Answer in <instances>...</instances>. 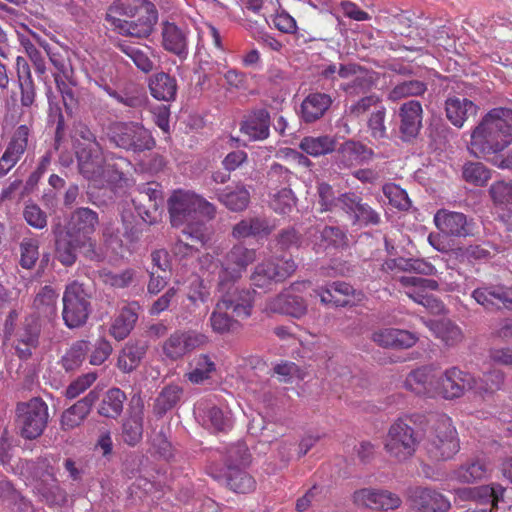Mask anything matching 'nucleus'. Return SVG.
Instances as JSON below:
<instances>
[{
	"instance_id": "4c0bfd02",
	"label": "nucleus",
	"mask_w": 512,
	"mask_h": 512,
	"mask_svg": "<svg viewBox=\"0 0 512 512\" xmlns=\"http://www.w3.org/2000/svg\"><path fill=\"white\" fill-rule=\"evenodd\" d=\"M446 117L457 128L463 127L470 116H475L478 106L467 98L449 97L445 102Z\"/></svg>"
},
{
	"instance_id": "680f3d73",
	"label": "nucleus",
	"mask_w": 512,
	"mask_h": 512,
	"mask_svg": "<svg viewBox=\"0 0 512 512\" xmlns=\"http://www.w3.org/2000/svg\"><path fill=\"white\" fill-rule=\"evenodd\" d=\"M431 329L436 337L441 339L447 346H455L463 339L461 329L448 320L433 322Z\"/></svg>"
},
{
	"instance_id": "c03bdc74",
	"label": "nucleus",
	"mask_w": 512,
	"mask_h": 512,
	"mask_svg": "<svg viewBox=\"0 0 512 512\" xmlns=\"http://www.w3.org/2000/svg\"><path fill=\"white\" fill-rule=\"evenodd\" d=\"M229 310L218 300L210 315L209 323L214 333L224 335L236 331L240 327V319L229 314Z\"/></svg>"
},
{
	"instance_id": "6e6552de",
	"label": "nucleus",
	"mask_w": 512,
	"mask_h": 512,
	"mask_svg": "<svg viewBox=\"0 0 512 512\" xmlns=\"http://www.w3.org/2000/svg\"><path fill=\"white\" fill-rule=\"evenodd\" d=\"M90 298L84 284L75 280L66 285L62 298V318L68 328H78L87 322L91 312Z\"/></svg>"
},
{
	"instance_id": "7c9ffc66",
	"label": "nucleus",
	"mask_w": 512,
	"mask_h": 512,
	"mask_svg": "<svg viewBox=\"0 0 512 512\" xmlns=\"http://www.w3.org/2000/svg\"><path fill=\"white\" fill-rule=\"evenodd\" d=\"M98 223L99 219L95 211L84 207L78 208L71 215L67 231L92 246L90 235L94 233Z\"/></svg>"
},
{
	"instance_id": "8fccbe9b",
	"label": "nucleus",
	"mask_w": 512,
	"mask_h": 512,
	"mask_svg": "<svg viewBox=\"0 0 512 512\" xmlns=\"http://www.w3.org/2000/svg\"><path fill=\"white\" fill-rule=\"evenodd\" d=\"M505 378L506 375L502 370L492 369L487 371L483 373L481 377H475V387H473V391L482 397L485 395H493L503 388Z\"/></svg>"
},
{
	"instance_id": "5701e85b",
	"label": "nucleus",
	"mask_w": 512,
	"mask_h": 512,
	"mask_svg": "<svg viewBox=\"0 0 512 512\" xmlns=\"http://www.w3.org/2000/svg\"><path fill=\"white\" fill-rule=\"evenodd\" d=\"M354 503L373 510H394L400 507L401 498L388 490L363 488L354 492Z\"/></svg>"
},
{
	"instance_id": "9b49d317",
	"label": "nucleus",
	"mask_w": 512,
	"mask_h": 512,
	"mask_svg": "<svg viewBox=\"0 0 512 512\" xmlns=\"http://www.w3.org/2000/svg\"><path fill=\"white\" fill-rule=\"evenodd\" d=\"M220 297L218 301L227 308L234 317L246 320L251 317L256 291L245 287H236L234 284H227L225 288L217 285Z\"/></svg>"
},
{
	"instance_id": "f8f14e48",
	"label": "nucleus",
	"mask_w": 512,
	"mask_h": 512,
	"mask_svg": "<svg viewBox=\"0 0 512 512\" xmlns=\"http://www.w3.org/2000/svg\"><path fill=\"white\" fill-rule=\"evenodd\" d=\"M438 379L439 397L445 400L461 398L475 387V376L456 366L447 368Z\"/></svg>"
},
{
	"instance_id": "bf43d9fd",
	"label": "nucleus",
	"mask_w": 512,
	"mask_h": 512,
	"mask_svg": "<svg viewBox=\"0 0 512 512\" xmlns=\"http://www.w3.org/2000/svg\"><path fill=\"white\" fill-rule=\"evenodd\" d=\"M320 243H317L320 249L328 248L343 249L348 246V237L345 231L339 227L325 226L320 231Z\"/></svg>"
},
{
	"instance_id": "052dcab7",
	"label": "nucleus",
	"mask_w": 512,
	"mask_h": 512,
	"mask_svg": "<svg viewBox=\"0 0 512 512\" xmlns=\"http://www.w3.org/2000/svg\"><path fill=\"white\" fill-rule=\"evenodd\" d=\"M451 254L459 263L462 264H474L475 262L485 261L490 258L489 249L482 245L457 247L451 249Z\"/></svg>"
},
{
	"instance_id": "338daca9",
	"label": "nucleus",
	"mask_w": 512,
	"mask_h": 512,
	"mask_svg": "<svg viewBox=\"0 0 512 512\" xmlns=\"http://www.w3.org/2000/svg\"><path fill=\"white\" fill-rule=\"evenodd\" d=\"M39 258V241L34 238H24L20 243L19 264L24 269H32Z\"/></svg>"
},
{
	"instance_id": "c85d7f7f",
	"label": "nucleus",
	"mask_w": 512,
	"mask_h": 512,
	"mask_svg": "<svg viewBox=\"0 0 512 512\" xmlns=\"http://www.w3.org/2000/svg\"><path fill=\"white\" fill-rule=\"evenodd\" d=\"M144 403L133 398L129 415L122 424V439L129 446H136L143 436Z\"/></svg>"
},
{
	"instance_id": "6ab92c4d",
	"label": "nucleus",
	"mask_w": 512,
	"mask_h": 512,
	"mask_svg": "<svg viewBox=\"0 0 512 512\" xmlns=\"http://www.w3.org/2000/svg\"><path fill=\"white\" fill-rule=\"evenodd\" d=\"M404 387L417 396L439 397L438 375L431 366H423L412 370L405 378Z\"/></svg>"
},
{
	"instance_id": "e2e57ef3",
	"label": "nucleus",
	"mask_w": 512,
	"mask_h": 512,
	"mask_svg": "<svg viewBox=\"0 0 512 512\" xmlns=\"http://www.w3.org/2000/svg\"><path fill=\"white\" fill-rule=\"evenodd\" d=\"M269 205L275 213L287 215L295 207L296 198L289 187H283L272 195Z\"/></svg>"
},
{
	"instance_id": "ddd939ff",
	"label": "nucleus",
	"mask_w": 512,
	"mask_h": 512,
	"mask_svg": "<svg viewBox=\"0 0 512 512\" xmlns=\"http://www.w3.org/2000/svg\"><path fill=\"white\" fill-rule=\"evenodd\" d=\"M206 336L192 330H176L163 342V355L176 361L206 343Z\"/></svg>"
},
{
	"instance_id": "39448f33",
	"label": "nucleus",
	"mask_w": 512,
	"mask_h": 512,
	"mask_svg": "<svg viewBox=\"0 0 512 512\" xmlns=\"http://www.w3.org/2000/svg\"><path fill=\"white\" fill-rule=\"evenodd\" d=\"M49 420L48 405L40 397L18 402L15 408V426L25 440H35L45 431Z\"/></svg>"
},
{
	"instance_id": "473e14b6",
	"label": "nucleus",
	"mask_w": 512,
	"mask_h": 512,
	"mask_svg": "<svg viewBox=\"0 0 512 512\" xmlns=\"http://www.w3.org/2000/svg\"><path fill=\"white\" fill-rule=\"evenodd\" d=\"M151 4L149 0H115L108 8L105 19L114 31L118 28L117 22H123L124 19L121 17L135 18L140 11Z\"/></svg>"
},
{
	"instance_id": "cd10ccee",
	"label": "nucleus",
	"mask_w": 512,
	"mask_h": 512,
	"mask_svg": "<svg viewBox=\"0 0 512 512\" xmlns=\"http://www.w3.org/2000/svg\"><path fill=\"white\" fill-rule=\"evenodd\" d=\"M374 152L359 141L347 140L336 150L335 163L340 169L361 165L372 159Z\"/></svg>"
},
{
	"instance_id": "f03ea898",
	"label": "nucleus",
	"mask_w": 512,
	"mask_h": 512,
	"mask_svg": "<svg viewBox=\"0 0 512 512\" xmlns=\"http://www.w3.org/2000/svg\"><path fill=\"white\" fill-rule=\"evenodd\" d=\"M167 207L173 227H181L187 221L196 219L197 213L207 220H213L217 213L213 203L194 191L185 189L173 190L167 200Z\"/></svg>"
},
{
	"instance_id": "3c124183",
	"label": "nucleus",
	"mask_w": 512,
	"mask_h": 512,
	"mask_svg": "<svg viewBox=\"0 0 512 512\" xmlns=\"http://www.w3.org/2000/svg\"><path fill=\"white\" fill-rule=\"evenodd\" d=\"M182 395L183 389L178 384H169L165 386L154 401V414L162 417L179 403Z\"/></svg>"
},
{
	"instance_id": "4468645a",
	"label": "nucleus",
	"mask_w": 512,
	"mask_h": 512,
	"mask_svg": "<svg viewBox=\"0 0 512 512\" xmlns=\"http://www.w3.org/2000/svg\"><path fill=\"white\" fill-rule=\"evenodd\" d=\"M433 222L441 234L449 237L466 238L473 236L474 222L464 213L439 209L433 217Z\"/></svg>"
},
{
	"instance_id": "864d4df0",
	"label": "nucleus",
	"mask_w": 512,
	"mask_h": 512,
	"mask_svg": "<svg viewBox=\"0 0 512 512\" xmlns=\"http://www.w3.org/2000/svg\"><path fill=\"white\" fill-rule=\"evenodd\" d=\"M192 370L186 373L187 379L193 384H202L210 379L216 371V364L207 354L195 356L190 363Z\"/></svg>"
},
{
	"instance_id": "69168bd1",
	"label": "nucleus",
	"mask_w": 512,
	"mask_h": 512,
	"mask_svg": "<svg viewBox=\"0 0 512 512\" xmlns=\"http://www.w3.org/2000/svg\"><path fill=\"white\" fill-rule=\"evenodd\" d=\"M383 194L389 201V204L398 210L407 211L411 207V201L407 192L399 185L386 183L382 188Z\"/></svg>"
},
{
	"instance_id": "a19ab883",
	"label": "nucleus",
	"mask_w": 512,
	"mask_h": 512,
	"mask_svg": "<svg viewBox=\"0 0 512 512\" xmlns=\"http://www.w3.org/2000/svg\"><path fill=\"white\" fill-rule=\"evenodd\" d=\"M217 200L232 212L244 211L250 203V192L239 183L235 187L227 186L217 193Z\"/></svg>"
},
{
	"instance_id": "72a5a7b5",
	"label": "nucleus",
	"mask_w": 512,
	"mask_h": 512,
	"mask_svg": "<svg viewBox=\"0 0 512 512\" xmlns=\"http://www.w3.org/2000/svg\"><path fill=\"white\" fill-rule=\"evenodd\" d=\"M98 397V392L91 390L84 398L66 409L61 416L62 428L64 430H71L78 427L87 417Z\"/></svg>"
},
{
	"instance_id": "ea45409f",
	"label": "nucleus",
	"mask_w": 512,
	"mask_h": 512,
	"mask_svg": "<svg viewBox=\"0 0 512 512\" xmlns=\"http://www.w3.org/2000/svg\"><path fill=\"white\" fill-rule=\"evenodd\" d=\"M16 73L18 86L21 93V104L24 107H30L36 97V88L31 75L28 62L22 56L16 58Z\"/></svg>"
},
{
	"instance_id": "c756f323",
	"label": "nucleus",
	"mask_w": 512,
	"mask_h": 512,
	"mask_svg": "<svg viewBox=\"0 0 512 512\" xmlns=\"http://www.w3.org/2000/svg\"><path fill=\"white\" fill-rule=\"evenodd\" d=\"M371 339L378 346L392 349H408L416 344V334L403 329L381 328L372 333Z\"/></svg>"
},
{
	"instance_id": "7ed1b4c3",
	"label": "nucleus",
	"mask_w": 512,
	"mask_h": 512,
	"mask_svg": "<svg viewBox=\"0 0 512 512\" xmlns=\"http://www.w3.org/2000/svg\"><path fill=\"white\" fill-rule=\"evenodd\" d=\"M107 137L115 148L140 153L152 150L156 141L142 124L133 121H112L107 127Z\"/></svg>"
},
{
	"instance_id": "dca6fc26",
	"label": "nucleus",
	"mask_w": 512,
	"mask_h": 512,
	"mask_svg": "<svg viewBox=\"0 0 512 512\" xmlns=\"http://www.w3.org/2000/svg\"><path fill=\"white\" fill-rule=\"evenodd\" d=\"M74 151L79 172L86 179L97 181L105 176V159L100 143L79 146Z\"/></svg>"
},
{
	"instance_id": "2f4dec72",
	"label": "nucleus",
	"mask_w": 512,
	"mask_h": 512,
	"mask_svg": "<svg viewBox=\"0 0 512 512\" xmlns=\"http://www.w3.org/2000/svg\"><path fill=\"white\" fill-rule=\"evenodd\" d=\"M270 114L266 109H257L242 122L240 131L250 140L262 141L270 134Z\"/></svg>"
},
{
	"instance_id": "bb28decb",
	"label": "nucleus",
	"mask_w": 512,
	"mask_h": 512,
	"mask_svg": "<svg viewBox=\"0 0 512 512\" xmlns=\"http://www.w3.org/2000/svg\"><path fill=\"white\" fill-rule=\"evenodd\" d=\"M188 35L189 29L184 24L178 25L169 21L162 23L163 48L181 59L186 58L188 54Z\"/></svg>"
},
{
	"instance_id": "4d7b16f0",
	"label": "nucleus",
	"mask_w": 512,
	"mask_h": 512,
	"mask_svg": "<svg viewBox=\"0 0 512 512\" xmlns=\"http://www.w3.org/2000/svg\"><path fill=\"white\" fill-rule=\"evenodd\" d=\"M462 177L473 186L483 187L491 179L492 172L482 162L468 161L462 167Z\"/></svg>"
},
{
	"instance_id": "c9c22d12",
	"label": "nucleus",
	"mask_w": 512,
	"mask_h": 512,
	"mask_svg": "<svg viewBox=\"0 0 512 512\" xmlns=\"http://www.w3.org/2000/svg\"><path fill=\"white\" fill-rule=\"evenodd\" d=\"M148 88L154 99L165 102L174 101L178 91L176 78L163 71L149 77Z\"/></svg>"
},
{
	"instance_id": "de8ad7c7",
	"label": "nucleus",
	"mask_w": 512,
	"mask_h": 512,
	"mask_svg": "<svg viewBox=\"0 0 512 512\" xmlns=\"http://www.w3.org/2000/svg\"><path fill=\"white\" fill-rule=\"evenodd\" d=\"M487 465L484 461L473 459L452 471L451 479L460 483H474L487 476Z\"/></svg>"
},
{
	"instance_id": "09e8293b",
	"label": "nucleus",
	"mask_w": 512,
	"mask_h": 512,
	"mask_svg": "<svg viewBox=\"0 0 512 512\" xmlns=\"http://www.w3.org/2000/svg\"><path fill=\"white\" fill-rule=\"evenodd\" d=\"M126 401V394L119 388L109 389L102 398L99 407V415L116 419L123 411V405Z\"/></svg>"
},
{
	"instance_id": "aec40b11",
	"label": "nucleus",
	"mask_w": 512,
	"mask_h": 512,
	"mask_svg": "<svg viewBox=\"0 0 512 512\" xmlns=\"http://www.w3.org/2000/svg\"><path fill=\"white\" fill-rule=\"evenodd\" d=\"M130 19L117 22L118 28L114 31L123 36L146 38L153 32L158 21V11L152 3L140 11L135 18Z\"/></svg>"
},
{
	"instance_id": "f3484780",
	"label": "nucleus",
	"mask_w": 512,
	"mask_h": 512,
	"mask_svg": "<svg viewBox=\"0 0 512 512\" xmlns=\"http://www.w3.org/2000/svg\"><path fill=\"white\" fill-rule=\"evenodd\" d=\"M30 134L31 127L26 124L20 125L14 130L0 158V178L7 175L20 161L27 150Z\"/></svg>"
},
{
	"instance_id": "58836bf2",
	"label": "nucleus",
	"mask_w": 512,
	"mask_h": 512,
	"mask_svg": "<svg viewBox=\"0 0 512 512\" xmlns=\"http://www.w3.org/2000/svg\"><path fill=\"white\" fill-rule=\"evenodd\" d=\"M85 244L81 238L66 231L56 239L55 257L62 265L72 266L77 259V250Z\"/></svg>"
},
{
	"instance_id": "393cba45",
	"label": "nucleus",
	"mask_w": 512,
	"mask_h": 512,
	"mask_svg": "<svg viewBox=\"0 0 512 512\" xmlns=\"http://www.w3.org/2000/svg\"><path fill=\"white\" fill-rule=\"evenodd\" d=\"M399 131L404 141L416 138L422 128L423 108L418 100L404 102L398 111Z\"/></svg>"
},
{
	"instance_id": "6e6d98bb",
	"label": "nucleus",
	"mask_w": 512,
	"mask_h": 512,
	"mask_svg": "<svg viewBox=\"0 0 512 512\" xmlns=\"http://www.w3.org/2000/svg\"><path fill=\"white\" fill-rule=\"evenodd\" d=\"M145 353L146 348L143 345L126 344L118 356V368L124 373L132 372L140 365Z\"/></svg>"
},
{
	"instance_id": "4be33fe9",
	"label": "nucleus",
	"mask_w": 512,
	"mask_h": 512,
	"mask_svg": "<svg viewBox=\"0 0 512 512\" xmlns=\"http://www.w3.org/2000/svg\"><path fill=\"white\" fill-rule=\"evenodd\" d=\"M317 296L323 304H330L336 307H345L361 301L364 294L357 291L352 285L342 281H335L325 288L320 287L315 290Z\"/></svg>"
},
{
	"instance_id": "412c9836",
	"label": "nucleus",
	"mask_w": 512,
	"mask_h": 512,
	"mask_svg": "<svg viewBox=\"0 0 512 512\" xmlns=\"http://www.w3.org/2000/svg\"><path fill=\"white\" fill-rule=\"evenodd\" d=\"M299 283H293L290 290L278 294L269 299L265 305V311L289 315L301 318L307 313V303L303 297L292 294L290 291L299 290Z\"/></svg>"
},
{
	"instance_id": "b1692460",
	"label": "nucleus",
	"mask_w": 512,
	"mask_h": 512,
	"mask_svg": "<svg viewBox=\"0 0 512 512\" xmlns=\"http://www.w3.org/2000/svg\"><path fill=\"white\" fill-rule=\"evenodd\" d=\"M471 296L488 311H495L502 307L512 309V287L499 285L479 287L472 292Z\"/></svg>"
},
{
	"instance_id": "a211bd4d",
	"label": "nucleus",
	"mask_w": 512,
	"mask_h": 512,
	"mask_svg": "<svg viewBox=\"0 0 512 512\" xmlns=\"http://www.w3.org/2000/svg\"><path fill=\"white\" fill-rule=\"evenodd\" d=\"M41 324L35 315L25 317L21 326L13 333V346L20 359H28L39 344Z\"/></svg>"
},
{
	"instance_id": "423d86ee",
	"label": "nucleus",
	"mask_w": 512,
	"mask_h": 512,
	"mask_svg": "<svg viewBox=\"0 0 512 512\" xmlns=\"http://www.w3.org/2000/svg\"><path fill=\"white\" fill-rule=\"evenodd\" d=\"M251 455L243 442L227 449L225 456V478L227 486L236 493H248L254 489V479L244 470L250 463Z\"/></svg>"
},
{
	"instance_id": "5fc2aeb1",
	"label": "nucleus",
	"mask_w": 512,
	"mask_h": 512,
	"mask_svg": "<svg viewBox=\"0 0 512 512\" xmlns=\"http://www.w3.org/2000/svg\"><path fill=\"white\" fill-rule=\"evenodd\" d=\"M90 348V343L87 340L74 342L61 358V365L65 371L77 370L86 359Z\"/></svg>"
},
{
	"instance_id": "e433bc0d",
	"label": "nucleus",
	"mask_w": 512,
	"mask_h": 512,
	"mask_svg": "<svg viewBox=\"0 0 512 512\" xmlns=\"http://www.w3.org/2000/svg\"><path fill=\"white\" fill-rule=\"evenodd\" d=\"M58 293L56 290L48 285L42 287L39 292L36 294L33 301V308L35 310V317L40 319L47 320L52 322L57 317V302H58Z\"/></svg>"
},
{
	"instance_id": "9d476101",
	"label": "nucleus",
	"mask_w": 512,
	"mask_h": 512,
	"mask_svg": "<svg viewBox=\"0 0 512 512\" xmlns=\"http://www.w3.org/2000/svg\"><path fill=\"white\" fill-rule=\"evenodd\" d=\"M297 269L292 258H275L262 261L254 268L251 274L253 285L267 288L272 283L282 282L290 277Z\"/></svg>"
},
{
	"instance_id": "2eb2a0df",
	"label": "nucleus",
	"mask_w": 512,
	"mask_h": 512,
	"mask_svg": "<svg viewBox=\"0 0 512 512\" xmlns=\"http://www.w3.org/2000/svg\"><path fill=\"white\" fill-rule=\"evenodd\" d=\"M408 500L418 512H448L452 507L447 496L428 486L411 488L408 492Z\"/></svg>"
},
{
	"instance_id": "13d9d810",
	"label": "nucleus",
	"mask_w": 512,
	"mask_h": 512,
	"mask_svg": "<svg viewBox=\"0 0 512 512\" xmlns=\"http://www.w3.org/2000/svg\"><path fill=\"white\" fill-rule=\"evenodd\" d=\"M427 91V84L420 80L403 81L388 93V100L397 102L407 97L421 96Z\"/></svg>"
},
{
	"instance_id": "79ce46f5",
	"label": "nucleus",
	"mask_w": 512,
	"mask_h": 512,
	"mask_svg": "<svg viewBox=\"0 0 512 512\" xmlns=\"http://www.w3.org/2000/svg\"><path fill=\"white\" fill-rule=\"evenodd\" d=\"M273 230L268 220L263 217H250L242 219L232 228L233 238L240 240L248 237L267 236Z\"/></svg>"
},
{
	"instance_id": "37998d69",
	"label": "nucleus",
	"mask_w": 512,
	"mask_h": 512,
	"mask_svg": "<svg viewBox=\"0 0 512 512\" xmlns=\"http://www.w3.org/2000/svg\"><path fill=\"white\" fill-rule=\"evenodd\" d=\"M210 239V231L203 221L192 219L183 225L182 238L179 243L184 244L189 249L198 250L203 247Z\"/></svg>"
},
{
	"instance_id": "774afa93",
	"label": "nucleus",
	"mask_w": 512,
	"mask_h": 512,
	"mask_svg": "<svg viewBox=\"0 0 512 512\" xmlns=\"http://www.w3.org/2000/svg\"><path fill=\"white\" fill-rule=\"evenodd\" d=\"M385 117H386V108L385 106L376 107V109L372 110L368 121L367 126L370 132V135L374 139H384L387 138V128L385 125Z\"/></svg>"
},
{
	"instance_id": "0eeeda50",
	"label": "nucleus",
	"mask_w": 512,
	"mask_h": 512,
	"mask_svg": "<svg viewBox=\"0 0 512 512\" xmlns=\"http://www.w3.org/2000/svg\"><path fill=\"white\" fill-rule=\"evenodd\" d=\"M425 448L434 461L452 459L459 452L460 442L451 418L442 415L437 419Z\"/></svg>"
},
{
	"instance_id": "0e129e2a",
	"label": "nucleus",
	"mask_w": 512,
	"mask_h": 512,
	"mask_svg": "<svg viewBox=\"0 0 512 512\" xmlns=\"http://www.w3.org/2000/svg\"><path fill=\"white\" fill-rule=\"evenodd\" d=\"M119 49L133 61L138 69L144 73H148L153 70V61L144 49L127 43L119 44Z\"/></svg>"
},
{
	"instance_id": "49530a36",
	"label": "nucleus",
	"mask_w": 512,
	"mask_h": 512,
	"mask_svg": "<svg viewBox=\"0 0 512 512\" xmlns=\"http://www.w3.org/2000/svg\"><path fill=\"white\" fill-rule=\"evenodd\" d=\"M337 141L330 135L305 136L299 143V148L312 157L330 154L336 150Z\"/></svg>"
},
{
	"instance_id": "a878e982",
	"label": "nucleus",
	"mask_w": 512,
	"mask_h": 512,
	"mask_svg": "<svg viewBox=\"0 0 512 512\" xmlns=\"http://www.w3.org/2000/svg\"><path fill=\"white\" fill-rule=\"evenodd\" d=\"M211 300V287L200 277H195L190 281L186 288L185 300L182 302V309L185 314L190 316L206 314L207 308L201 311V306H205Z\"/></svg>"
},
{
	"instance_id": "f704fd0d",
	"label": "nucleus",
	"mask_w": 512,
	"mask_h": 512,
	"mask_svg": "<svg viewBox=\"0 0 512 512\" xmlns=\"http://www.w3.org/2000/svg\"><path fill=\"white\" fill-rule=\"evenodd\" d=\"M332 105L329 94L314 92L308 94L300 106V117L305 123H313L322 118Z\"/></svg>"
},
{
	"instance_id": "a18cd8bd",
	"label": "nucleus",
	"mask_w": 512,
	"mask_h": 512,
	"mask_svg": "<svg viewBox=\"0 0 512 512\" xmlns=\"http://www.w3.org/2000/svg\"><path fill=\"white\" fill-rule=\"evenodd\" d=\"M136 302L124 306L110 327V334L118 341L125 339L132 331L137 319Z\"/></svg>"
},
{
	"instance_id": "20e7f679",
	"label": "nucleus",
	"mask_w": 512,
	"mask_h": 512,
	"mask_svg": "<svg viewBox=\"0 0 512 512\" xmlns=\"http://www.w3.org/2000/svg\"><path fill=\"white\" fill-rule=\"evenodd\" d=\"M421 434L408 418H398L384 437V449L389 457L404 462L414 456L421 442Z\"/></svg>"
},
{
	"instance_id": "1a4fd4ad",
	"label": "nucleus",
	"mask_w": 512,
	"mask_h": 512,
	"mask_svg": "<svg viewBox=\"0 0 512 512\" xmlns=\"http://www.w3.org/2000/svg\"><path fill=\"white\" fill-rule=\"evenodd\" d=\"M257 251L239 243L235 244L224 256L218 276V286L235 284L242 278L247 268L256 261Z\"/></svg>"
},
{
	"instance_id": "603ef678",
	"label": "nucleus",
	"mask_w": 512,
	"mask_h": 512,
	"mask_svg": "<svg viewBox=\"0 0 512 512\" xmlns=\"http://www.w3.org/2000/svg\"><path fill=\"white\" fill-rule=\"evenodd\" d=\"M35 490L49 506L59 504L65 500L64 491L49 472L44 475V478L36 481Z\"/></svg>"
},
{
	"instance_id": "f257e3e1",
	"label": "nucleus",
	"mask_w": 512,
	"mask_h": 512,
	"mask_svg": "<svg viewBox=\"0 0 512 512\" xmlns=\"http://www.w3.org/2000/svg\"><path fill=\"white\" fill-rule=\"evenodd\" d=\"M512 144V109L498 107L488 111L470 134L469 153L485 160Z\"/></svg>"
}]
</instances>
